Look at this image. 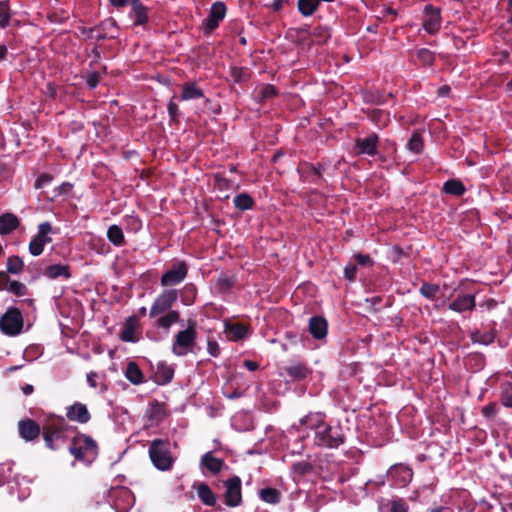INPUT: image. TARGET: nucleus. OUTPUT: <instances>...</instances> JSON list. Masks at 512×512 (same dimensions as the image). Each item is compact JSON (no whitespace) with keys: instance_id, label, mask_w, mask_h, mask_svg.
I'll return each instance as SVG.
<instances>
[{"instance_id":"obj_53","label":"nucleus","mask_w":512,"mask_h":512,"mask_svg":"<svg viewBox=\"0 0 512 512\" xmlns=\"http://www.w3.org/2000/svg\"><path fill=\"white\" fill-rule=\"evenodd\" d=\"M278 94L277 88L272 84H265L259 91L260 102L275 97Z\"/></svg>"},{"instance_id":"obj_30","label":"nucleus","mask_w":512,"mask_h":512,"mask_svg":"<svg viewBox=\"0 0 512 512\" xmlns=\"http://www.w3.org/2000/svg\"><path fill=\"white\" fill-rule=\"evenodd\" d=\"M138 323L136 316H130L125 320L123 329L120 333V339L124 342L135 341V329Z\"/></svg>"},{"instance_id":"obj_40","label":"nucleus","mask_w":512,"mask_h":512,"mask_svg":"<svg viewBox=\"0 0 512 512\" xmlns=\"http://www.w3.org/2000/svg\"><path fill=\"white\" fill-rule=\"evenodd\" d=\"M108 240L115 246H122L125 243L123 230L120 226L114 224L111 225L107 230Z\"/></svg>"},{"instance_id":"obj_5","label":"nucleus","mask_w":512,"mask_h":512,"mask_svg":"<svg viewBox=\"0 0 512 512\" xmlns=\"http://www.w3.org/2000/svg\"><path fill=\"white\" fill-rule=\"evenodd\" d=\"M97 449L96 441L86 434L75 436L69 446V452L78 461H89V457L95 458Z\"/></svg>"},{"instance_id":"obj_58","label":"nucleus","mask_w":512,"mask_h":512,"mask_svg":"<svg viewBox=\"0 0 512 512\" xmlns=\"http://www.w3.org/2000/svg\"><path fill=\"white\" fill-rule=\"evenodd\" d=\"M482 415L487 419H493L498 411L497 404L494 402L488 403L484 407H482Z\"/></svg>"},{"instance_id":"obj_33","label":"nucleus","mask_w":512,"mask_h":512,"mask_svg":"<svg viewBox=\"0 0 512 512\" xmlns=\"http://www.w3.org/2000/svg\"><path fill=\"white\" fill-rule=\"evenodd\" d=\"M391 475L397 477L399 482L403 485L409 483L413 477V471L409 467L398 464L391 468Z\"/></svg>"},{"instance_id":"obj_28","label":"nucleus","mask_w":512,"mask_h":512,"mask_svg":"<svg viewBox=\"0 0 512 512\" xmlns=\"http://www.w3.org/2000/svg\"><path fill=\"white\" fill-rule=\"evenodd\" d=\"M326 415L322 412L309 413L300 419V424L305 425L307 428L318 431L325 424Z\"/></svg>"},{"instance_id":"obj_13","label":"nucleus","mask_w":512,"mask_h":512,"mask_svg":"<svg viewBox=\"0 0 512 512\" xmlns=\"http://www.w3.org/2000/svg\"><path fill=\"white\" fill-rule=\"evenodd\" d=\"M379 136L372 132L367 137L356 138L354 149L357 155L375 156L378 154Z\"/></svg>"},{"instance_id":"obj_43","label":"nucleus","mask_w":512,"mask_h":512,"mask_svg":"<svg viewBox=\"0 0 512 512\" xmlns=\"http://www.w3.org/2000/svg\"><path fill=\"white\" fill-rule=\"evenodd\" d=\"M7 274H20L24 268V262L18 255L8 257L6 264Z\"/></svg>"},{"instance_id":"obj_41","label":"nucleus","mask_w":512,"mask_h":512,"mask_svg":"<svg viewBox=\"0 0 512 512\" xmlns=\"http://www.w3.org/2000/svg\"><path fill=\"white\" fill-rule=\"evenodd\" d=\"M262 501L269 504H278L281 501V492L276 488H264L259 492Z\"/></svg>"},{"instance_id":"obj_11","label":"nucleus","mask_w":512,"mask_h":512,"mask_svg":"<svg viewBox=\"0 0 512 512\" xmlns=\"http://www.w3.org/2000/svg\"><path fill=\"white\" fill-rule=\"evenodd\" d=\"M226 491L224 493L225 504L229 507H237L242 503L241 479L233 476L224 482Z\"/></svg>"},{"instance_id":"obj_46","label":"nucleus","mask_w":512,"mask_h":512,"mask_svg":"<svg viewBox=\"0 0 512 512\" xmlns=\"http://www.w3.org/2000/svg\"><path fill=\"white\" fill-rule=\"evenodd\" d=\"M408 148L414 153H421L424 148L423 137L420 132L414 131L408 141Z\"/></svg>"},{"instance_id":"obj_54","label":"nucleus","mask_w":512,"mask_h":512,"mask_svg":"<svg viewBox=\"0 0 512 512\" xmlns=\"http://www.w3.org/2000/svg\"><path fill=\"white\" fill-rule=\"evenodd\" d=\"M501 403L512 408V383H506L501 392Z\"/></svg>"},{"instance_id":"obj_19","label":"nucleus","mask_w":512,"mask_h":512,"mask_svg":"<svg viewBox=\"0 0 512 512\" xmlns=\"http://www.w3.org/2000/svg\"><path fill=\"white\" fill-rule=\"evenodd\" d=\"M476 306L475 296L472 294H458L448 305V309L457 313L472 311Z\"/></svg>"},{"instance_id":"obj_18","label":"nucleus","mask_w":512,"mask_h":512,"mask_svg":"<svg viewBox=\"0 0 512 512\" xmlns=\"http://www.w3.org/2000/svg\"><path fill=\"white\" fill-rule=\"evenodd\" d=\"M66 417L68 420L80 424H85L91 419L87 406L81 402H75L67 407Z\"/></svg>"},{"instance_id":"obj_34","label":"nucleus","mask_w":512,"mask_h":512,"mask_svg":"<svg viewBox=\"0 0 512 512\" xmlns=\"http://www.w3.org/2000/svg\"><path fill=\"white\" fill-rule=\"evenodd\" d=\"M125 377L134 385L143 383V373L136 362H129L126 367Z\"/></svg>"},{"instance_id":"obj_17","label":"nucleus","mask_w":512,"mask_h":512,"mask_svg":"<svg viewBox=\"0 0 512 512\" xmlns=\"http://www.w3.org/2000/svg\"><path fill=\"white\" fill-rule=\"evenodd\" d=\"M308 331L316 340H323L328 333V322L320 315L312 316L308 321Z\"/></svg>"},{"instance_id":"obj_4","label":"nucleus","mask_w":512,"mask_h":512,"mask_svg":"<svg viewBox=\"0 0 512 512\" xmlns=\"http://www.w3.org/2000/svg\"><path fill=\"white\" fill-rule=\"evenodd\" d=\"M196 338V322L189 320L187 328L179 331L175 335V339L172 343L173 354L176 356H185L189 352H192Z\"/></svg>"},{"instance_id":"obj_37","label":"nucleus","mask_w":512,"mask_h":512,"mask_svg":"<svg viewBox=\"0 0 512 512\" xmlns=\"http://www.w3.org/2000/svg\"><path fill=\"white\" fill-rule=\"evenodd\" d=\"M495 332L494 330H490L487 332L482 333L479 330H474L470 334V339L473 343H478L482 345H489L494 342L495 340Z\"/></svg>"},{"instance_id":"obj_29","label":"nucleus","mask_w":512,"mask_h":512,"mask_svg":"<svg viewBox=\"0 0 512 512\" xmlns=\"http://www.w3.org/2000/svg\"><path fill=\"white\" fill-rule=\"evenodd\" d=\"M201 466L209 470L212 474H218L224 466V461L214 457L212 452H207L201 457Z\"/></svg>"},{"instance_id":"obj_23","label":"nucleus","mask_w":512,"mask_h":512,"mask_svg":"<svg viewBox=\"0 0 512 512\" xmlns=\"http://www.w3.org/2000/svg\"><path fill=\"white\" fill-rule=\"evenodd\" d=\"M204 97L203 90L197 86L195 82L188 81L182 85V92L180 94V100L189 101L196 100Z\"/></svg>"},{"instance_id":"obj_15","label":"nucleus","mask_w":512,"mask_h":512,"mask_svg":"<svg viewBox=\"0 0 512 512\" xmlns=\"http://www.w3.org/2000/svg\"><path fill=\"white\" fill-rule=\"evenodd\" d=\"M42 427L33 419L25 418L18 422V433L26 442H32L39 438Z\"/></svg>"},{"instance_id":"obj_56","label":"nucleus","mask_w":512,"mask_h":512,"mask_svg":"<svg viewBox=\"0 0 512 512\" xmlns=\"http://www.w3.org/2000/svg\"><path fill=\"white\" fill-rule=\"evenodd\" d=\"M353 259L355 261L354 264H356V266L359 265L361 267H370L374 263L372 258L368 254L357 253L354 254Z\"/></svg>"},{"instance_id":"obj_62","label":"nucleus","mask_w":512,"mask_h":512,"mask_svg":"<svg viewBox=\"0 0 512 512\" xmlns=\"http://www.w3.org/2000/svg\"><path fill=\"white\" fill-rule=\"evenodd\" d=\"M365 302L370 304V308H369L370 312L378 313L379 310H380L378 305L382 302V297L381 296H374V297H371V298H366Z\"/></svg>"},{"instance_id":"obj_47","label":"nucleus","mask_w":512,"mask_h":512,"mask_svg":"<svg viewBox=\"0 0 512 512\" xmlns=\"http://www.w3.org/2000/svg\"><path fill=\"white\" fill-rule=\"evenodd\" d=\"M235 283L236 278L225 273L220 274L217 279V287L222 292L230 291L234 287Z\"/></svg>"},{"instance_id":"obj_63","label":"nucleus","mask_w":512,"mask_h":512,"mask_svg":"<svg viewBox=\"0 0 512 512\" xmlns=\"http://www.w3.org/2000/svg\"><path fill=\"white\" fill-rule=\"evenodd\" d=\"M312 465L308 462H298L294 465V470L301 475L308 474L312 471Z\"/></svg>"},{"instance_id":"obj_7","label":"nucleus","mask_w":512,"mask_h":512,"mask_svg":"<svg viewBox=\"0 0 512 512\" xmlns=\"http://www.w3.org/2000/svg\"><path fill=\"white\" fill-rule=\"evenodd\" d=\"M178 299V291L176 289L163 290L154 300L149 311V317L155 318L165 312L172 311L173 305Z\"/></svg>"},{"instance_id":"obj_42","label":"nucleus","mask_w":512,"mask_h":512,"mask_svg":"<svg viewBox=\"0 0 512 512\" xmlns=\"http://www.w3.org/2000/svg\"><path fill=\"white\" fill-rule=\"evenodd\" d=\"M12 12L9 0H0V28L5 29L9 26Z\"/></svg>"},{"instance_id":"obj_24","label":"nucleus","mask_w":512,"mask_h":512,"mask_svg":"<svg viewBox=\"0 0 512 512\" xmlns=\"http://www.w3.org/2000/svg\"><path fill=\"white\" fill-rule=\"evenodd\" d=\"M131 8V16H133L135 19V26H144L148 23V8L146 6H144L139 0H134Z\"/></svg>"},{"instance_id":"obj_39","label":"nucleus","mask_w":512,"mask_h":512,"mask_svg":"<svg viewBox=\"0 0 512 512\" xmlns=\"http://www.w3.org/2000/svg\"><path fill=\"white\" fill-rule=\"evenodd\" d=\"M233 202L235 207L240 211L252 209L255 205L254 199L246 192L236 195Z\"/></svg>"},{"instance_id":"obj_57","label":"nucleus","mask_w":512,"mask_h":512,"mask_svg":"<svg viewBox=\"0 0 512 512\" xmlns=\"http://www.w3.org/2000/svg\"><path fill=\"white\" fill-rule=\"evenodd\" d=\"M52 180H53V176L51 174H49V173H42L35 180L34 188L35 189H41L44 186H46L49 183H51Z\"/></svg>"},{"instance_id":"obj_61","label":"nucleus","mask_w":512,"mask_h":512,"mask_svg":"<svg viewBox=\"0 0 512 512\" xmlns=\"http://www.w3.org/2000/svg\"><path fill=\"white\" fill-rule=\"evenodd\" d=\"M85 80H86V84L87 86L90 88V89H94L97 87V85L99 84V81H100V75L98 72L96 71H93L91 73H89L86 77H85Z\"/></svg>"},{"instance_id":"obj_21","label":"nucleus","mask_w":512,"mask_h":512,"mask_svg":"<svg viewBox=\"0 0 512 512\" xmlns=\"http://www.w3.org/2000/svg\"><path fill=\"white\" fill-rule=\"evenodd\" d=\"M20 219L13 213L6 212L0 215V235H9L20 226Z\"/></svg>"},{"instance_id":"obj_51","label":"nucleus","mask_w":512,"mask_h":512,"mask_svg":"<svg viewBox=\"0 0 512 512\" xmlns=\"http://www.w3.org/2000/svg\"><path fill=\"white\" fill-rule=\"evenodd\" d=\"M8 285V292L17 297L25 296L28 294V288L22 282L12 280L11 283H8Z\"/></svg>"},{"instance_id":"obj_55","label":"nucleus","mask_w":512,"mask_h":512,"mask_svg":"<svg viewBox=\"0 0 512 512\" xmlns=\"http://www.w3.org/2000/svg\"><path fill=\"white\" fill-rule=\"evenodd\" d=\"M175 95L170 99L167 105L168 115L171 123H178L179 117V108L178 105L174 102Z\"/></svg>"},{"instance_id":"obj_14","label":"nucleus","mask_w":512,"mask_h":512,"mask_svg":"<svg viewBox=\"0 0 512 512\" xmlns=\"http://www.w3.org/2000/svg\"><path fill=\"white\" fill-rule=\"evenodd\" d=\"M425 18L422 22V27L429 34H436L441 26V11L433 5H426L424 8Z\"/></svg>"},{"instance_id":"obj_6","label":"nucleus","mask_w":512,"mask_h":512,"mask_svg":"<svg viewBox=\"0 0 512 512\" xmlns=\"http://www.w3.org/2000/svg\"><path fill=\"white\" fill-rule=\"evenodd\" d=\"M24 325L20 309L9 307L0 317V330L7 336H17L22 332Z\"/></svg>"},{"instance_id":"obj_10","label":"nucleus","mask_w":512,"mask_h":512,"mask_svg":"<svg viewBox=\"0 0 512 512\" xmlns=\"http://www.w3.org/2000/svg\"><path fill=\"white\" fill-rule=\"evenodd\" d=\"M226 6L224 2L217 1L211 5L209 14L203 20L201 29L204 34L209 35L219 27L220 22L226 16Z\"/></svg>"},{"instance_id":"obj_26","label":"nucleus","mask_w":512,"mask_h":512,"mask_svg":"<svg viewBox=\"0 0 512 512\" xmlns=\"http://www.w3.org/2000/svg\"><path fill=\"white\" fill-rule=\"evenodd\" d=\"M174 376V369L172 366L165 362H160L157 365L155 372V382L159 385H165L172 381Z\"/></svg>"},{"instance_id":"obj_59","label":"nucleus","mask_w":512,"mask_h":512,"mask_svg":"<svg viewBox=\"0 0 512 512\" xmlns=\"http://www.w3.org/2000/svg\"><path fill=\"white\" fill-rule=\"evenodd\" d=\"M357 274V266L354 263H349L344 268V277L350 282H354Z\"/></svg>"},{"instance_id":"obj_2","label":"nucleus","mask_w":512,"mask_h":512,"mask_svg":"<svg viewBox=\"0 0 512 512\" xmlns=\"http://www.w3.org/2000/svg\"><path fill=\"white\" fill-rule=\"evenodd\" d=\"M149 458L160 471H169L174 465V458L170 450V441L168 439H153L149 444Z\"/></svg>"},{"instance_id":"obj_25","label":"nucleus","mask_w":512,"mask_h":512,"mask_svg":"<svg viewBox=\"0 0 512 512\" xmlns=\"http://www.w3.org/2000/svg\"><path fill=\"white\" fill-rule=\"evenodd\" d=\"M180 321V312L172 310L159 315L155 322L157 328L168 331L175 323Z\"/></svg>"},{"instance_id":"obj_31","label":"nucleus","mask_w":512,"mask_h":512,"mask_svg":"<svg viewBox=\"0 0 512 512\" xmlns=\"http://www.w3.org/2000/svg\"><path fill=\"white\" fill-rule=\"evenodd\" d=\"M442 191L446 194L460 197L465 194L466 187L461 180L453 178L443 184Z\"/></svg>"},{"instance_id":"obj_50","label":"nucleus","mask_w":512,"mask_h":512,"mask_svg":"<svg viewBox=\"0 0 512 512\" xmlns=\"http://www.w3.org/2000/svg\"><path fill=\"white\" fill-rule=\"evenodd\" d=\"M197 289L193 284H186L183 289L182 302L184 305L190 306L194 303Z\"/></svg>"},{"instance_id":"obj_3","label":"nucleus","mask_w":512,"mask_h":512,"mask_svg":"<svg viewBox=\"0 0 512 512\" xmlns=\"http://www.w3.org/2000/svg\"><path fill=\"white\" fill-rule=\"evenodd\" d=\"M322 427L315 432L314 444L327 449H337L341 446L346 436L341 425L322 424Z\"/></svg>"},{"instance_id":"obj_32","label":"nucleus","mask_w":512,"mask_h":512,"mask_svg":"<svg viewBox=\"0 0 512 512\" xmlns=\"http://www.w3.org/2000/svg\"><path fill=\"white\" fill-rule=\"evenodd\" d=\"M197 495L199 499L207 506H214L216 504V495L206 483H200L198 485Z\"/></svg>"},{"instance_id":"obj_35","label":"nucleus","mask_w":512,"mask_h":512,"mask_svg":"<svg viewBox=\"0 0 512 512\" xmlns=\"http://www.w3.org/2000/svg\"><path fill=\"white\" fill-rule=\"evenodd\" d=\"M226 332L231 340L238 341L247 335L248 327L242 323L227 324Z\"/></svg>"},{"instance_id":"obj_60","label":"nucleus","mask_w":512,"mask_h":512,"mask_svg":"<svg viewBox=\"0 0 512 512\" xmlns=\"http://www.w3.org/2000/svg\"><path fill=\"white\" fill-rule=\"evenodd\" d=\"M73 189V184L70 182H63L54 190V197L68 195Z\"/></svg>"},{"instance_id":"obj_27","label":"nucleus","mask_w":512,"mask_h":512,"mask_svg":"<svg viewBox=\"0 0 512 512\" xmlns=\"http://www.w3.org/2000/svg\"><path fill=\"white\" fill-rule=\"evenodd\" d=\"M379 512H408L409 506L403 498L386 500L379 505Z\"/></svg>"},{"instance_id":"obj_9","label":"nucleus","mask_w":512,"mask_h":512,"mask_svg":"<svg viewBox=\"0 0 512 512\" xmlns=\"http://www.w3.org/2000/svg\"><path fill=\"white\" fill-rule=\"evenodd\" d=\"M188 275V266L185 261L174 262L161 276L160 284L163 287L176 286L182 283Z\"/></svg>"},{"instance_id":"obj_45","label":"nucleus","mask_w":512,"mask_h":512,"mask_svg":"<svg viewBox=\"0 0 512 512\" xmlns=\"http://www.w3.org/2000/svg\"><path fill=\"white\" fill-rule=\"evenodd\" d=\"M439 291L440 286L438 284H432L429 282H423L419 289V293L429 300H434Z\"/></svg>"},{"instance_id":"obj_49","label":"nucleus","mask_w":512,"mask_h":512,"mask_svg":"<svg viewBox=\"0 0 512 512\" xmlns=\"http://www.w3.org/2000/svg\"><path fill=\"white\" fill-rule=\"evenodd\" d=\"M230 76L235 83H243L248 81L249 74L246 68L233 66L230 69Z\"/></svg>"},{"instance_id":"obj_16","label":"nucleus","mask_w":512,"mask_h":512,"mask_svg":"<svg viewBox=\"0 0 512 512\" xmlns=\"http://www.w3.org/2000/svg\"><path fill=\"white\" fill-rule=\"evenodd\" d=\"M150 425H159L168 416L166 405L163 402L153 400L149 403L145 414Z\"/></svg>"},{"instance_id":"obj_64","label":"nucleus","mask_w":512,"mask_h":512,"mask_svg":"<svg viewBox=\"0 0 512 512\" xmlns=\"http://www.w3.org/2000/svg\"><path fill=\"white\" fill-rule=\"evenodd\" d=\"M87 34L90 38H94L97 41H103L107 38L114 39L117 37L114 34H108L107 32H104L102 30H99L98 32H94V33H87Z\"/></svg>"},{"instance_id":"obj_52","label":"nucleus","mask_w":512,"mask_h":512,"mask_svg":"<svg viewBox=\"0 0 512 512\" xmlns=\"http://www.w3.org/2000/svg\"><path fill=\"white\" fill-rule=\"evenodd\" d=\"M417 58L424 65L432 66L435 62V54L427 48H421L417 51Z\"/></svg>"},{"instance_id":"obj_44","label":"nucleus","mask_w":512,"mask_h":512,"mask_svg":"<svg viewBox=\"0 0 512 512\" xmlns=\"http://www.w3.org/2000/svg\"><path fill=\"white\" fill-rule=\"evenodd\" d=\"M113 29H115V30L118 29L117 23H116V21L113 18H108V19H105L104 21H102L97 26L90 27V28H85L83 30V33H94V32H98L99 30H102V31L107 32L109 34V32L111 30H113Z\"/></svg>"},{"instance_id":"obj_12","label":"nucleus","mask_w":512,"mask_h":512,"mask_svg":"<svg viewBox=\"0 0 512 512\" xmlns=\"http://www.w3.org/2000/svg\"><path fill=\"white\" fill-rule=\"evenodd\" d=\"M323 166L318 164L315 166L309 162H301L298 165L297 172L300 180L305 183L319 184L323 180L322 176Z\"/></svg>"},{"instance_id":"obj_48","label":"nucleus","mask_w":512,"mask_h":512,"mask_svg":"<svg viewBox=\"0 0 512 512\" xmlns=\"http://www.w3.org/2000/svg\"><path fill=\"white\" fill-rule=\"evenodd\" d=\"M312 37L318 44H324L331 37L330 29L324 26L315 27L312 32Z\"/></svg>"},{"instance_id":"obj_38","label":"nucleus","mask_w":512,"mask_h":512,"mask_svg":"<svg viewBox=\"0 0 512 512\" xmlns=\"http://www.w3.org/2000/svg\"><path fill=\"white\" fill-rule=\"evenodd\" d=\"M319 0H298L297 7L299 13L304 17L312 16L318 9Z\"/></svg>"},{"instance_id":"obj_36","label":"nucleus","mask_w":512,"mask_h":512,"mask_svg":"<svg viewBox=\"0 0 512 512\" xmlns=\"http://www.w3.org/2000/svg\"><path fill=\"white\" fill-rule=\"evenodd\" d=\"M367 117L377 126L384 127L389 122V113L381 109H368Z\"/></svg>"},{"instance_id":"obj_20","label":"nucleus","mask_w":512,"mask_h":512,"mask_svg":"<svg viewBox=\"0 0 512 512\" xmlns=\"http://www.w3.org/2000/svg\"><path fill=\"white\" fill-rule=\"evenodd\" d=\"M286 375L291 381H302L311 374V369L303 362H293L284 367Z\"/></svg>"},{"instance_id":"obj_1","label":"nucleus","mask_w":512,"mask_h":512,"mask_svg":"<svg viewBox=\"0 0 512 512\" xmlns=\"http://www.w3.org/2000/svg\"><path fill=\"white\" fill-rule=\"evenodd\" d=\"M70 426L62 416H49L42 425V436L45 446L50 450H58L67 439Z\"/></svg>"},{"instance_id":"obj_8","label":"nucleus","mask_w":512,"mask_h":512,"mask_svg":"<svg viewBox=\"0 0 512 512\" xmlns=\"http://www.w3.org/2000/svg\"><path fill=\"white\" fill-rule=\"evenodd\" d=\"M53 232V227L50 222H43L38 225V232L32 237L29 242L28 250L33 256H39L43 253L46 244L52 242L49 236Z\"/></svg>"},{"instance_id":"obj_22","label":"nucleus","mask_w":512,"mask_h":512,"mask_svg":"<svg viewBox=\"0 0 512 512\" xmlns=\"http://www.w3.org/2000/svg\"><path fill=\"white\" fill-rule=\"evenodd\" d=\"M43 275L52 280L57 278L69 279L72 276L70 266L64 264H53L47 266L43 271Z\"/></svg>"}]
</instances>
